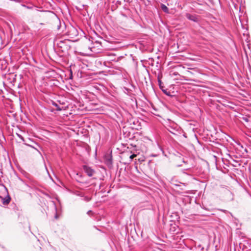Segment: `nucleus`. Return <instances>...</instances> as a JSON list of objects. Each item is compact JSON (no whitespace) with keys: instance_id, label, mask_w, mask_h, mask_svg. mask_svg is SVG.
Masks as SVG:
<instances>
[{"instance_id":"6","label":"nucleus","mask_w":251,"mask_h":251,"mask_svg":"<svg viewBox=\"0 0 251 251\" xmlns=\"http://www.w3.org/2000/svg\"><path fill=\"white\" fill-rule=\"evenodd\" d=\"M105 160L107 165H111L112 163V157L111 154L107 155L105 156Z\"/></svg>"},{"instance_id":"19","label":"nucleus","mask_w":251,"mask_h":251,"mask_svg":"<svg viewBox=\"0 0 251 251\" xmlns=\"http://www.w3.org/2000/svg\"><path fill=\"white\" fill-rule=\"evenodd\" d=\"M2 186L4 187V188L5 189L6 191H7L6 188L4 185H2Z\"/></svg>"},{"instance_id":"10","label":"nucleus","mask_w":251,"mask_h":251,"mask_svg":"<svg viewBox=\"0 0 251 251\" xmlns=\"http://www.w3.org/2000/svg\"><path fill=\"white\" fill-rule=\"evenodd\" d=\"M17 135L21 140H22L23 141H24V138L21 135L17 133Z\"/></svg>"},{"instance_id":"2","label":"nucleus","mask_w":251,"mask_h":251,"mask_svg":"<svg viewBox=\"0 0 251 251\" xmlns=\"http://www.w3.org/2000/svg\"><path fill=\"white\" fill-rule=\"evenodd\" d=\"M82 168L84 172L89 177L92 176L95 173V171L93 169L86 165H83Z\"/></svg>"},{"instance_id":"13","label":"nucleus","mask_w":251,"mask_h":251,"mask_svg":"<svg viewBox=\"0 0 251 251\" xmlns=\"http://www.w3.org/2000/svg\"><path fill=\"white\" fill-rule=\"evenodd\" d=\"M62 44H63V42L61 41V42H60V43L59 44H58V46L59 47L62 48V46L61 45Z\"/></svg>"},{"instance_id":"14","label":"nucleus","mask_w":251,"mask_h":251,"mask_svg":"<svg viewBox=\"0 0 251 251\" xmlns=\"http://www.w3.org/2000/svg\"><path fill=\"white\" fill-rule=\"evenodd\" d=\"M220 210L222 211L225 213H226V212H227L226 210H224V209H220Z\"/></svg>"},{"instance_id":"4","label":"nucleus","mask_w":251,"mask_h":251,"mask_svg":"<svg viewBox=\"0 0 251 251\" xmlns=\"http://www.w3.org/2000/svg\"><path fill=\"white\" fill-rule=\"evenodd\" d=\"M0 199L1 200L2 203L3 205H7L10 201L11 198L7 195L6 197L3 198L0 196Z\"/></svg>"},{"instance_id":"20","label":"nucleus","mask_w":251,"mask_h":251,"mask_svg":"<svg viewBox=\"0 0 251 251\" xmlns=\"http://www.w3.org/2000/svg\"><path fill=\"white\" fill-rule=\"evenodd\" d=\"M2 174V171H0V176H1Z\"/></svg>"},{"instance_id":"7","label":"nucleus","mask_w":251,"mask_h":251,"mask_svg":"<svg viewBox=\"0 0 251 251\" xmlns=\"http://www.w3.org/2000/svg\"><path fill=\"white\" fill-rule=\"evenodd\" d=\"M160 7H161V9L162 10V11H164L165 13H169V8L165 4L161 3L160 5Z\"/></svg>"},{"instance_id":"15","label":"nucleus","mask_w":251,"mask_h":251,"mask_svg":"<svg viewBox=\"0 0 251 251\" xmlns=\"http://www.w3.org/2000/svg\"><path fill=\"white\" fill-rule=\"evenodd\" d=\"M85 201H89V199L88 197H85Z\"/></svg>"},{"instance_id":"11","label":"nucleus","mask_w":251,"mask_h":251,"mask_svg":"<svg viewBox=\"0 0 251 251\" xmlns=\"http://www.w3.org/2000/svg\"><path fill=\"white\" fill-rule=\"evenodd\" d=\"M136 156V155L135 154H132L130 155L129 158L130 159V161H131Z\"/></svg>"},{"instance_id":"18","label":"nucleus","mask_w":251,"mask_h":251,"mask_svg":"<svg viewBox=\"0 0 251 251\" xmlns=\"http://www.w3.org/2000/svg\"><path fill=\"white\" fill-rule=\"evenodd\" d=\"M91 212H92V211L89 210V211H88L87 212V214H90V213H91Z\"/></svg>"},{"instance_id":"12","label":"nucleus","mask_w":251,"mask_h":251,"mask_svg":"<svg viewBox=\"0 0 251 251\" xmlns=\"http://www.w3.org/2000/svg\"><path fill=\"white\" fill-rule=\"evenodd\" d=\"M157 81H158L159 79H161V77H162V75L161 74H159L157 75Z\"/></svg>"},{"instance_id":"9","label":"nucleus","mask_w":251,"mask_h":251,"mask_svg":"<svg viewBox=\"0 0 251 251\" xmlns=\"http://www.w3.org/2000/svg\"><path fill=\"white\" fill-rule=\"evenodd\" d=\"M158 81V85H159L160 88L163 91V92L165 94L168 95V94L167 93V91L163 89V86H162V82L161 81V80L159 79L158 81Z\"/></svg>"},{"instance_id":"16","label":"nucleus","mask_w":251,"mask_h":251,"mask_svg":"<svg viewBox=\"0 0 251 251\" xmlns=\"http://www.w3.org/2000/svg\"><path fill=\"white\" fill-rule=\"evenodd\" d=\"M244 120L246 122H248V119L247 118H244Z\"/></svg>"},{"instance_id":"1","label":"nucleus","mask_w":251,"mask_h":251,"mask_svg":"<svg viewBox=\"0 0 251 251\" xmlns=\"http://www.w3.org/2000/svg\"><path fill=\"white\" fill-rule=\"evenodd\" d=\"M168 131L173 134H176L175 131H181V128L178 126L176 123L173 122L170 123V125L168 126Z\"/></svg>"},{"instance_id":"3","label":"nucleus","mask_w":251,"mask_h":251,"mask_svg":"<svg viewBox=\"0 0 251 251\" xmlns=\"http://www.w3.org/2000/svg\"><path fill=\"white\" fill-rule=\"evenodd\" d=\"M186 17L189 20H191L194 22H198L199 21L198 18L195 15H191L189 13H187L186 14Z\"/></svg>"},{"instance_id":"5","label":"nucleus","mask_w":251,"mask_h":251,"mask_svg":"<svg viewBox=\"0 0 251 251\" xmlns=\"http://www.w3.org/2000/svg\"><path fill=\"white\" fill-rule=\"evenodd\" d=\"M70 192L74 195H75L77 196H79L80 197H84V194L82 192H81L79 190H72L70 191Z\"/></svg>"},{"instance_id":"17","label":"nucleus","mask_w":251,"mask_h":251,"mask_svg":"<svg viewBox=\"0 0 251 251\" xmlns=\"http://www.w3.org/2000/svg\"><path fill=\"white\" fill-rule=\"evenodd\" d=\"M183 136H184V137H185V138H186V137H187V136H186V134L185 133H184L183 134Z\"/></svg>"},{"instance_id":"8","label":"nucleus","mask_w":251,"mask_h":251,"mask_svg":"<svg viewBox=\"0 0 251 251\" xmlns=\"http://www.w3.org/2000/svg\"><path fill=\"white\" fill-rule=\"evenodd\" d=\"M52 105L56 108V110L61 111L63 109V107H60L57 103L55 102H52Z\"/></svg>"}]
</instances>
